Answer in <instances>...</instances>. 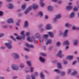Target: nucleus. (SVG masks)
<instances>
[{
	"label": "nucleus",
	"instance_id": "49530a36",
	"mask_svg": "<svg viewBox=\"0 0 79 79\" xmlns=\"http://www.w3.org/2000/svg\"><path fill=\"white\" fill-rule=\"evenodd\" d=\"M24 49L25 50H26V51H27V52H29V49L27 48H25Z\"/></svg>",
	"mask_w": 79,
	"mask_h": 79
},
{
	"label": "nucleus",
	"instance_id": "4be33fe9",
	"mask_svg": "<svg viewBox=\"0 0 79 79\" xmlns=\"http://www.w3.org/2000/svg\"><path fill=\"white\" fill-rule=\"evenodd\" d=\"M57 66L58 67V68H62V66H61V63H58Z\"/></svg>",
	"mask_w": 79,
	"mask_h": 79
},
{
	"label": "nucleus",
	"instance_id": "7c9ffc66",
	"mask_svg": "<svg viewBox=\"0 0 79 79\" xmlns=\"http://www.w3.org/2000/svg\"><path fill=\"white\" fill-rule=\"evenodd\" d=\"M27 40L29 42H32V40L31 39V37H29L27 38Z\"/></svg>",
	"mask_w": 79,
	"mask_h": 79
},
{
	"label": "nucleus",
	"instance_id": "bf43d9fd",
	"mask_svg": "<svg viewBox=\"0 0 79 79\" xmlns=\"http://www.w3.org/2000/svg\"><path fill=\"white\" fill-rule=\"evenodd\" d=\"M5 47H2L1 48V49H5Z\"/></svg>",
	"mask_w": 79,
	"mask_h": 79
},
{
	"label": "nucleus",
	"instance_id": "2eb2a0df",
	"mask_svg": "<svg viewBox=\"0 0 79 79\" xmlns=\"http://www.w3.org/2000/svg\"><path fill=\"white\" fill-rule=\"evenodd\" d=\"M66 8L67 10H71V9L73 8V6H67Z\"/></svg>",
	"mask_w": 79,
	"mask_h": 79
},
{
	"label": "nucleus",
	"instance_id": "6ab92c4d",
	"mask_svg": "<svg viewBox=\"0 0 79 79\" xmlns=\"http://www.w3.org/2000/svg\"><path fill=\"white\" fill-rule=\"evenodd\" d=\"M40 5L42 7L44 6V4L43 3V0H40Z\"/></svg>",
	"mask_w": 79,
	"mask_h": 79
},
{
	"label": "nucleus",
	"instance_id": "a878e982",
	"mask_svg": "<svg viewBox=\"0 0 79 79\" xmlns=\"http://www.w3.org/2000/svg\"><path fill=\"white\" fill-rule=\"evenodd\" d=\"M77 71L75 70H74L73 73L72 74V76H73V75L74 76H75V75H76V74H77Z\"/></svg>",
	"mask_w": 79,
	"mask_h": 79
},
{
	"label": "nucleus",
	"instance_id": "393cba45",
	"mask_svg": "<svg viewBox=\"0 0 79 79\" xmlns=\"http://www.w3.org/2000/svg\"><path fill=\"white\" fill-rule=\"evenodd\" d=\"M48 42L46 43V45H48V44H50L51 43H52V40H47Z\"/></svg>",
	"mask_w": 79,
	"mask_h": 79
},
{
	"label": "nucleus",
	"instance_id": "aec40b11",
	"mask_svg": "<svg viewBox=\"0 0 79 79\" xmlns=\"http://www.w3.org/2000/svg\"><path fill=\"white\" fill-rule=\"evenodd\" d=\"M35 37L36 38H39L40 37V34L39 33H36L35 34Z\"/></svg>",
	"mask_w": 79,
	"mask_h": 79
},
{
	"label": "nucleus",
	"instance_id": "338daca9",
	"mask_svg": "<svg viewBox=\"0 0 79 79\" xmlns=\"http://www.w3.org/2000/svg\"><path fill=\"white\" fill-rule=\"evenodd\" d=\"M13 79H15V78H17V77H13Z\"/></svg>",
	"mask_w": 79,
	"mask_h": 79
},
{
	"label": "nucleus",
	"instance_id": "f704fd0d",
	"mask_svg": "<svg viewBox=\"0 0 79 79\" xmlns=\"http://www.w3.org/2000/svg\"><path fill=\"white\" fill-rule=\"evenodd\" d=\"M78 43V42H77V40H76L75 41L74 44L75 45H77Z\"/></svg>",
	"mask_w": 79,
	"mask_h": 79
},
{
	"label": "nucleus",
	"instance_id": "9d476101",
	"mask_svg": "<svg viewBox=\"0 0 79 79\" xmlns=\"http://www.w3.org/2000/svg\"><path fill=\"white\" fill-rule=\"evenodd\" d=\"M8 23H13V20L12 19H10L7 20Z\"/></svg>",
	"mask_w": 79,
	"mask_h": 79
},
{
	"label": "nucleus",
	"instance_id": "603ef678",
	"mask_svg": "<svg viewBox=\"0 0 79 79\" xmlns=\"http://www.w3.org/2000/svg\"><path fill=\"white\" fill-rule=\"evenodd\" d=\"M71 71V69H69V70L68 72V73L69 74V73H70V72Z\"/></svg>",
	"mask_w": 79,
	"mask_h": 79
},
{
	"label": "nucleus",
	"instance_id": "4d7b16f0",
	"mask_svg": "<svg viewBox=\"0 0 79 79\" xmlns=\"http://www.w3.org/2000/svg\"><path fill=\"white\" fill-rule=\"evenodd\" d=\"M13 0H7L6 1L7 2H11V1H12Z\"/></svg>",
	"mask_w": 79,
	"mask_h": 79
},
{
	"label": "nucleus",
	"instance_id": "0e129e2a",
	"mask_svg": "<svg viewBox=\"0 0 79 79\" xmlns=\"http://www.w3.org/2000/svg\"><path fill=\"white\" fill-rule=\"evenodd\" d=\"M68 48H69V46H67L66 47V49L67 50V49H68Z\"/></svg>",
	"mask_w": 79,
	"mask_h": 79
},
{
	"label": "nucleus",
	"instance_id": "2f4dec72",
	"mask_svg": "<svg viewBox=\"0 0 79 79\" xmlns=\"http://www.w3.org/2000/svg\"><path fill=\"white\" fill-rule=\"evenodd\" d=\"M26 4H25L24 5H23L22 6V8L23 9H24L25 8H26Z\"/></svg>",
	"mask_w": 79,
	"mask_h": 79
},
{
	"label": "nucleus",
	"instance_id": "a18cd8bd",
	"mask_svg": "<svg viewBox=\"0 0 79 79\" xmlns=\"http://www.w3.org/2000/svg\"><path fill=\"white\" fill-rule=\"evenodd\" d=\"M3 36H4V34L3 33L0 34V37H3Z\"/></svg>",
	"mask_w": 79,
	"mask_h": 79
},
{
	"label": "nucleus",
	"instance_id": "c85d7f7f",
	"mask_svg": "<svg viewBox=\"0 0 79 79\" xmlns=\"http://www.w3.org/2000/svg\"><path fill=\"white\" fill-rule=\"evenodd\" d=\"M54 71H55L56 72L58 73H60L61 72L60 71V70L58 69H55L54 70Z\"/></svg>",
	"mask_w": 79,
	"mask_h": 79
},
{
	"label": "nucleus",
	"instance_id": "0eeeda50",
	"mask_svg": "<svg viewBox=\"0 0 79 79\" xmlns=\"http://www.w3.org/2000/svg\"><path fill=\"white\" fill-rule=\"evenodd\" d=\"M12 68L14 70H18L19 69L18 67L16 65H14L12 66Z\"/></svg>",
	"mask_w": 79,
	"mask_h": 79
},
{
	"label": "nucleus",
	"instance_id": "9b49d317",
	"mask_svg": "<svg viewBox=\"0 0 79 79\" xmlns=\"http://www.w3.org/2000/svg\"><path fill=\"white\" fill-rule=\"evenodd\" d=\"M46 28L47 29H51L52 27H51L50 24H48L47 25Z\"/></svg>",
	"mask_w": 79,
	"mask_h": 79
},
{
	"label": "nucleus",
	"instance_id": "774afa93",
	"mask_svg": "<svg viewBox=\"0 0 79 79\" xmlns=\"http://www.w3.org/2000/svg\"><path fill=\"white\" fill-rule=\"evenodd\" d=\"M77 51H75V54H77Z\"/></svg>",
	"mask_w": 79,
	"mask_h": 79
},
{
	"label": "nucleus",
	"instance_id": "79ce46f5",
	"mask_svg": "<svg viewBox=\"0 0 79 79\" xmlns=\"http://www.w3.org/2000/svg\"><path fill=\"white\" fill-rule=\"evenodd\" d=\"M11 38V39H13L15 40V41H16V39H14V37H13V36H10Z\"/></svg>",
	"mask_w": 79,
	"mask_h": 79
},
{
	"label": "nucleus",
	"instance_id": "de8ad7c7",
	"mask_svg": "<svg viewBox=\"0 0 79 79\" xmlns=\"http://www.w3.org/2000/svg\"><path fill=\"white\" fill-rule=\"evenodd\" d=\"M3 14V12L2 11H0V16H2Z\"/></svg>",
	"mask_w": 79,
	"mask_h": 79
},
{
	"label": "nucleus",
	"instance_id": "20e7f679",
	"mask_svg": "<svg viewBox=\"0 0 79 79\" xmlns=\"http://www.w3.org/2000/svg\"><path fill=\"white\" fill-rule=\"evenodd\" d=\"M25 45L26 47H30V48H34V45L32 44L29 45V44L27 43H26Z\"/></svg>",
	"mask_w": 79,
	"mask_h": 79
},
{
	"label": "nucleus",
	"instance_id": "a211bd4d",
	"mask_svg": "<svg viewBox=\"0 0 79 79\" xmlns=\"http://www.w3.org/2000/svg\"><path fill=\"white\" fill-rule=\"evenodd\" d=\"M74 12H73L70 15V17L71 18H74Z\"/></svg>",
	"mask_w": 79,
	"mask_h": 79
},
{
	"label": "nucleus",
	"instance_id": "680f3d73",
	"mask_svg": "<svg viewBox=\"0 0 79 79\" xmlns=\"http://www.w3.org/2000/svg\"><path fill=\"white\" fill-rule=\"evenodd\" d=\"M53 2H56L57 1V0H52Z\"/></svg>",
	"mask_w": 79,
	"mask_h": 79
},
{
	"label": "nucleus",
	"instance_id": "6e6d98bb",
	"mask_svg": "<svg viewBox=\"0 0 79 79\" xmlns=\"http://www.w3.org/2000/svg\"><path fill=\"white\" fill-rule=\"evenodd\" d=\"M62 3V2L61 1H60L58 2V4H61Z\"/></svg>",
	"mask_w": 79,
	"mask_h": 79
},
{
	"label": "nucleus",
	"instance_id": "f8f14e48",
	"mask_svg": "<svg viewBox=\"0 0 79 79\" xmlns=\"http://www.w3.org/2000/svg\"><path fill=\"white\" fill-rule=\"evenodd\" d=\"M73 58V56H68L67 57V59H68L69 60H71Z\"/></svg>",
	"mask_w": 79,
	"mask_h": 79
},
{
	"label": "nucleus",
	"instance_id": "c9c22d12",
	"mask_svg": "<svg viewBox=\"0 0 79 79\" xmlns=\"http://www.w3.org/2000/svg\"><path fill=\"white\" fill-rule=\"evenodd\" d=\"M41 54L42 56H47V54L46 53H42Z\"/></svg>",
	"mask_w": 79,
	"mask_h": 79
},
{
	"label": "nucleus",
	"instance_id": "69168bd1",
	"mask_svg": "<svg viewBox=\"0 0 79 79\" xmlns=\"http://www.w3.org/2000/svg\"><path fill=\"white\" fill-rule=\"evenodd\" d=\"M25 58H26V59H27V58H28V56H25Z\"/></svg>",
	"mask_w": 79,
	"mask_h": 79
},
{
	"label": "nucleus",
	"instance_id": "ea45409f",
	"mask_svg": "<svg viewBox=\"0 0 79 79\" xmlns=\"http://www.w3.org/2000/svg\"><path fill=\"white\" fill-rule=\"evenodd\" d=\"M21 21L20 20H18V22L17 23V26H19V23L21 22Z\"/></svg>",
	"mask_w": 79,
	"mask_h": 79
},
{
	"label": "nucleus",
	"instance_id": "72a5a7b5",
	"mask_svg": "<svg viewBox=\"0 0 79 79\" xmlns=\"http://www.w3.org/2000/svg\"><path fill=\"white\" fill-rule=\"evenodd\" d=\"M73 10L74 11H78V7H75L73 9Z\"/></svg>",
	"mask_w": 79,
	"mask_h": 79
},
{
	"label": "nucleus",
	"instance_id": "b1692460",
	"mask_svg": "<svg viewBox=\"0 0 79 79\" xmlns=\"http://www.w3.org/2000/svg\"><path fill=\"white\" fill-rule=\"evenodd\" d=\"M25 24L24 26V27H27V26H28V23L27 22V21H25Z\"/></svg>",
	"mask_w": 79,
	"mask_h": 79
},
{
	"label": "nucleus",
	"instance_id": "e433bc0d",
	"mask_svg": "<svg viewBox=\"0 0 79 79\" xmlns=\"http://www.w3.org/2000/svg\"><path fill=\"white\" fill-rule=\"evenodd\" d=\"M48 36V35H44V38H47Z\"/></svg>",
	"mask_w": 79,
	"mask_h": 79
},
{
	"label": "nucleus",
	"instance_id": "6e6552de",
	"mask_svg": "<svg viewBox=\"0 0 79 79\" xmlns=\"http://www.w3.org/2000/svg\"><path fill=\"white\" fill-rule=\"evenodd\" d=\"M68 30H66L65 31L64 35V37H67V36H68L67 34L68 33Z\"/></svg>",
	"mask_w": 79,
	"mask_h": 79
},
{
	"label": "nucleus",
	"instance_id": "bb28decb",
	"mask_svg": "<svg viewBox=\"0 0 79 79\" xmlns=\"http://www.w3.org/2000/svg\"><path fill=\"white\" fill-rule=\"evenodd\" d=\"M73 30H79V27H73Z\"/></svg>",
	"mask_w": 79,
	"mask_h": 79
},
{
	"label": "nucleus",
	"instance_id": "cd10ccee",
	"mask_svg": "<svg viewBox=\"0 0 79 79\" xmlns=\"http://www.w3.org/2000/svg\"><path fill=\"white\" fill-rule=\"evenodd\" d=\"M64 45H69V43L68 41H66L64 43Z\"/></svg>",
	"mask_w": 79,
	"mask_h": 79
},
{
	"label": "nucleus",
	"instance_id": "7ed1b4c3",
	"mask_svg": "<svg viewBox=\"0 0 79 79\" xmlns=\"http://www.w3.org/2000/svg\"><path fill=\"white\" fill-rule=\"evenodd\" d=\"M27 64L31 67V72H33V70H34V68L31 67V62L30 61H27Z\"/></svg>",
	"mask_w": 79,
	"mask_h": 79
},
{
	"label": "nucleus",
	"instance_id": "ddd939ff",
	"mask_svg": "<svg viewBox=\"0 0 79 79\" xmlns=\"http://www.w3.org/2000/svg\"><path fill=\"white\" fill-rule=\"evenodd\" d=\"M8 7L9 9H13V4H10L9 5Z\"/></svg>",
	"mask_w": 79,
	"mask_h": 79
},
{
	"label": "nucleus",
	"instance_id": "1a4fd4ad",
	"mask_svg": "<svg viewBox=\"0 0 79 79\" xmlns=\"http://www.w3.org/2000/svg\"><path fill=\"white\" fill-rule=\"evenodd\" d=\"M35 75H32L31 76L32 77V79H35V77L36 76H38V73L37 72H35Z\"/></svg>",
	"mask_w": 79,
	"mask_h": 79
},
{
	"label": "nucleus",
	"instance_id": "39448f33",
	"mask_svg": "<svg viewBox=\"0 0 79 79\" xmlns=\"http://www.w3.org/2000/svg\"><path fill=\"white\" fill-rule=\"evenodd\" d=\"M61 53H62V52L61 50H60L58 52V53L57 54V56H58L60 58H61L62 56H64V55H61Z\"/></svg>",
	"mask_w": 79,
	"mask_h": 79
},
{
	"label": "nucleus",
	"instance_id": "58836bf2",
	"mask_svg": "<svg viewBox=\"0 0 79 79\" xmlns=\"http://www.w3.org/2000/svg\"><path fill=\"white\" fill-rule=\"evenodd\" d=\"M20 67L21 68H23L24 67V65L23 64H21L20 65Z\"/></svg>",
	"mask_w": 79,
	"mask_h": 79
},
{
	"label": "nucleus",
	"instance_id": "a19ab883",
	"mask_svg": "<svg viewBox=\"0 0 79 79\" xmlns=\"http://www.w3.org/2000/svg\"><path fill=\"white\" fill-rule=\"evenodd\" d=\"M17 39H18V40H20V39H23L21 37H19V36H17L16 37Z\"/></svg>",
	"mask_w": 79,
	"mask_h": 79
},
{
	"label": "nucleus",
	"instance_id": "4c0bfd02",
	"mask_svg": "<svg viewBox=\"0 0 79 79\" xmlns=\"http://www.w3.org/2000/svg\"><path fill=\"white\" fill-rule=\"evenodd\" d=\"M24 31H23L21 32V34L23 35H24V36H23V37H25L24 36H25V35L24 34Z\"/></svg>",
	"mask_w": 79,
	"mask_h": 79
},
{
	"label": "nucleus",
	"instance_id": "4468645a",
	"mask_svg": "<svg viewBox=\"0 0 79 79\" xmlns=\"http://www.w3.org/2000/svg\"><path fill=\"white\" fill-rule=\"evenodd\" d=\"M48 34H49L51 37H53V32L50 31L48 32Z\"/></svg>",
	"mask_w": 79,
	"mask_h": 79
},
{
	"label": "nucleus",
	"instance_id": "3c124183",
	"mask_svg": "<svg viewBox=\"0 0 79 79\" xmlns=\"http://www.w3.org/2000/svg\"><path fill=\"white\" fill-rule=\"evenodd\" d=\"M67 63H68L67 62L65 61H64V64H67Z\"/></svg>",
	"mask_w": 79,
	"mask_h": 79
},
{
	"label": "nucleus",
	"instance_id": "13d9d810",
	"mask_svg": "<svg viewBox=\"0 0 79 79\" xmlns=\"http://www.w3.org/2000/svg\"><path fill=\"white\" fill-rule=\"evenodd\" d=\"M27 79H30V76H28L27 77Z\"/></svg>",
	"mask_w": 79,
	"mask_h": 79
},
{
	"label": "nucleus",
	"instance_id": "c756f323",
	"mask_svg": "<svg viewBox=\"0 0 79 79\" xmlns=\"http://www.w3.org/2000/svg\"><path fill=\"white\" fill-rule=\"evenodd\" d=\"M38 15H40V16H43V13L42 12H40L38 13Z\"/></svg>",
	"mask_w": 79,
	"mask_h": 79
},
{
	"label": "nucleus",
	"instance_id": "09e8293b",
	"mask_svg": "<svg viewBox=\"0 0 79 79\" xmlns=\"http://www.w3.org/2000/svg\"><path fill=\"white\" fill-rule=\"evenodd\" d=\"M27 36H28L30 34V33L29 32H28L26 33Z\"/></svg>",
	"mask_w": 79,
	"mask_h": 79
},
{
	"label": "nucleus",
	"instance_id": "864d4df0",
	"mask_svg": "<svg viewBox=\"0 0 79 79\" xmlns=\"http://www.w3.org/2000/svg\"><path fill=\"white\" fill-rule=\"evenodd\" d=\"M3 28H7L8 27L6 26H4L3 27Z\"/></svg>",
	"mask_w": 79,
	"mask_h": 79
},
{
	"label": "nucleus",
	"instance_id": "e2e57ef3",
	"mask_svg": "<svg viewBox=\"0 0 79 79\" xmlns=\"http://www.w3.org/2000/svg\"><path fill=\"white\" fill-rule=\"evenodd\" d=\"M4 77H0V79H4Z\"/></svg>",
	"mask_w": 79,
	"mask_h": 79
},
{
	"label": "nucleus",
	"instance_id": "423d86ee",
	"mask_svg": "<svg viewBox=\"0 0 79 79\" xmlns=\"http://www.w3.org/2000/svg\"><path fill=\"white\" fill-rule=\"evenodd\" d=\"M56 18H55L54 19V21H56V19H57V18H60L61 17V15L60 14H58L56 16Z\"/></svg>",
	"mask_w": 79,
	"mask_h": 79
},
{
	"label": "nucleus",
	"instance_id": "f257e3e1",
	"mask_svg": "<svg viewBox=\"0 0 79 79\" xmlns=\"http://www.w3.org/2000/svg\"><path fill=\"white\" fill-rule=\"evenodd\" d=\"M38 5L36 4H34L33 6H30L26 10L25 12V14H27V13H28L32 9V8L34 9V10H36V9H37L38 8Z\"/></svg>",
	"mask_w": 79,
	"mask_h": 79
},
{
	"label": "nucleus",
	"instance_id": "5701e85b",
	"mask_svg": "<svg viewBox=\"0 0 79 79\" xmlns=\"http://www.w3.org/2000/svg\"><path fill=\"white\" fill-rule=\"evenodd\" d=\"M40 61H41L42 62H44V61H45V59L42 58V57H40Z\"/></svg>",
	"mask_w": 79,
	"mask_h": 79
},
{
	"label": "nucleus",
	"instance_id": "c03bdc74",
	"mask_svg": "<svg viewBox=\"0 0 79 79\" xmlns=\"http://www.w3.org/2000/svg\"><path fill=\"white\" fill-rule=\"evenodd\" d=\"M61 74L62 76H64V75H65V73L64 72H62L61 73Z\"/></svg>",
	"mask_w": 79,
	"mask_h": 79
},
{
	"label": "nucleus",
	"instance_id": "412c9836",
	"mask_svg": "<svg viewBox=\"0 0 79 79\" xmlns=\"http://www.w3.org/2000/svg\"><path fill=\"white\" fill-rule=\"evenodd\" d=\"M40 76L41 77L42 79H44V74H43V72H41L40 74Z\"/></svg>",
	"mask_w": 79,
	"mask_h": 79
},
{
	"label": "nucleus",
	"instance_id": "dca6fc26",
	"mask_svg": "<svg viewBox=\"0 0 79 79\" xmlns=\"http://www.w3.org/2000/svg\"><path fill=\"white\" fill-rule=\"evenodd\" d=\"M48 10H49V11H53V7L50 6H48Z\"/></svg>",
	"mask_w": 79,
	"mask_h": 79
},
{
	"label": "nucleus",
	"instance_id": "37998d69",
	"mask_svg": "<svg viewBox=\"0 0 79 79\" xmlns=\"http://www.w3.org/2000/svg\"><path fill=\"white\" fill-rule=\"evenodd\" d=\"M60 44H61V43H60V42H58L57 43V46H60Z\"/></svg>",
	"mask_w": 79,
	"mask_h": 79
},
{
	"label": "nucleus",
	"instance_id": "8fccbe9b",
	"mask_svg": "<svg viewBox=\"0 0 79 79\" xmlns=\"http://www.w3.org/2000/svg\"><path fill=\"white\" fill-rule=\"evenodd\" d=\"M77 62V61H74L73 63V65H74V64H76V63Z\"/></svg>",
	"mask_w": 79,
	"mask_h": 79
},
{
	"label": "nucleus",
	"instance_id": "f03ea898",
	"mask_svg": "<svg viewBox=\"0 0 79 79\" xmlns=\"http://www.w3.org/2000/svg\"><path fill=\"white\" fill-rule=\"evenodd\" d=\"M5 45L7 47L9 48V49H11L12 48V45L11 43H6Z\"/></svg>",
	"mask_w": 79,
	"mask_h": 79
},
{
	"label": "nucleus",
	"instance_id": "f3484780",
	"mask_svg": "<svg viewBox=\"0 0 79 79\" xmlns=\"http://www.w3.org/2000/svg\"><path fill=\"white\" fill-rule=\"evenodd\" d=\"M15 57V58H19V55L17 54H13Z\"/></svg>",
	"mask_w": 79,
	"mask_h": 79
},
{
	"label": "nucleus",
	"instance_id": "5fc2aeb1",
	"mask_svg": "<svg viewBox=\"0 0 79 79\" xmlns=\"http://www.w3.org/2000/svg\"><path fill=\"white\" fill-rule=\"evenodd\" d=\"M48 16L47 15H46L45 16V18L46 19H48Z\"/></svg>",
	"mask_w": 79,
	"mask_h": 79
},
{
	"label": "nucleus",
	"instance_id": "052dcab7",
	"mask_svg": "<svg viewBox=\"0 0 79 79\" xmlns=\"http://www.w3.org/2000/svg\"><path fill=\"white\" fill-rule=\"evenodd\" d=\"M2 2L0 1V7L2 5Z\"/></svg>",
	"mask_w": 79,
	"mask_h": 79
},
{
	"label": "nucleus",
	"instance_id": "473e14b6",
	"mask_svg": "<svg viewBox=\"0 0 79 79\" xmlns=\"http://www.w3.org/2000/svg\"><path fill=\"white\" fill-rule=\"evenodd\" d=\"M65 26L67 27H70V26H71V25H70L68 23H66L65 25Z\"/></svg>",
	"mask_w": 79,
	"mask_h": 79
}]
</instances>
